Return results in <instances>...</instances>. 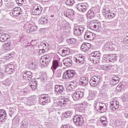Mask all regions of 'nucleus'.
Wrapping results in <instances>:
<instances>
[{
	"label": "nucleus",
	"instance_id": "nucleus-61",
	"mask_svg": "<svg viewBox=\"0 0 128 128\" xmlns=\"http://www.w3.org/2000/svg\"><path fill=\"white\" fill-rule=\"evenodd\" d=\"M79 104L84 108V106L88 104V102H84L82 103Z\"/></svg>",
	"mask_w": 128,
	"mask_h": 128
},
{
	"label": "nucleus",
	"instance_id": "nucleus-29",
	"mask_svg": "<svg viewBox=\"0 0 128 128\" xmlns=\"http://www.w3.org/2000/svg\"><path fill=\"white\" fill-rule=\"evenodd\" d=\"M6 117V112L4 110H0V122H2V120Z\"/></svg>",
	"mask_w": 128,
	"mask_h": 128
},
{
	"label": "nucleus",
	"instance_id": "nucleus-14",
	"mask_svg": "<svg viewBox=\"0 0 128 128\" xmlns=\"http://www.w3.org/2000/svg\"><path fill=\"white\" fill-rule=\"evenodd\" d=\"M84 27L82 26H79L74 28V34L75 36H80L84 32Z\"/></svg>",
	"mask_w": 128,
	"mask_h": 128
},
{
	"label": "nucleus",
	"instance_id": "nucleus-8",
	"mask_svg": "<svg viewBox=\"0 0 128 128\" xmlns=\"http://www.w3.org/2000/svg\"><path fill=\"white\" fill-rule=\"evenodd\" d=\"M12 42H8L2 45V54H4V52H8V50H12Z\"/></svg>",
	"mask_w": 128,
	"mask_h": 128
},
{
	"label": "nucleus",
	"instance_id": "nucleus-41",
	"mask_svg": "<svg viewBox=\"0 0 128 128\" xmlns=\"http://www.w3.org/2000/svg\"><path fill=\"white\" fill-rule=\"evenodd\" d=\"M53 72L54 74H56L57 78H60V76H62V70L60 69H59L57 70L55 72L53 70Z\"/></svg>",
	"mask_w": 128,
	"mask_h": 128
},
{
	"label": "nucleus",
	"instance_id": "nucleus-2",
	"mask_svg": "<svg viewBox=\"0 0 128 128\" xmlns=\"http://www.w3.org/2000/svg\"><path fill=\"white\" fill-rule=\"evenodd\" d=\"M94 106L99 112H104L106 110V104L104 103L96 101L94 102Z\"/></svg>",
	"mask_w": 128,
	"mask_h": 128
},
{
	"label": "nucleus",
	"instance_id": "nucleus-25",
	"mask_svg": "<svg viewBox=\"0 0 128 128\" xmlns=\"http://www.w3.org/2000/svg\"><path fill=\"white\" fill-rule=\"evenodd\" d=\"M81 50L82 52H86L90 48V43H85L83 44L80 47Z\"/></svg>",
	"mask_w": 128,
	"mask_h": 128
},
{
	"label": "nucleus",
	"instance_id": "nucleus-32",
	"mask_svg": "<svg viewBox=\"0 0 128 128\" xmlns=\"http://www.w3.org/2000/svg\"><path fill=\"white\" fill-rule=\"evenodd\" d=\"M38 30V27L36 25H32L30 27V29H27L26 32L28 34H30V32H36Z\"/></svg>",
	"mask_w": 128,
	"mask_h": 128
},
{
	"label": "nucleus",
	"instance_id": "nucleus-33",
	"mask_svg": "<svg viewBox=\"0 0 128 128\" xmlns=\"http://www.w3.org/2000/svg\"><path fill=\"white\" fill-rule=\"evenodd\" d=\"M58 66H60V63L58 60H54L52 62V70H56V68L58 67Z\"/></svg>",
	"mask_w": 128,
	"mask_h": 128
},
{
	"label": "nucleus",
	"instance_id": "nucleus-22",
	"mask_svg": "<svg viewBox=\"0 0 128 128\" xmlns=\"http://www.w3.org/2000/svg\"><path fill=\"white\" fill-rule=\"evenodd\" d=\"M88 84V78L81 77L79 79V84H80V86H86Z\"/></svg>",
	"mask_w": 128,
	"mask_h": 128
},
{
	"label": "nucleus",
	"instance_id": "nucleus-12",
	"mask_svg": "<svg viewBox=\"0 0 128 128\" xmlns=\"http://www.w3.org/2000/svg\"><path fill=\"white\" fill-rule=\"evenodd\" d=\"M72 96L74 100H80L84 96V92L80 91H76L72 94Z\"/></svg>",
	"mask_w": 128,
	"mask_h": 128
},
{
	"label": "nucleus",
	"instance_id": "nucleus-30",
	"mask_svg": "<svg viewBox=\"0 0 128 128\" xmlns=\"http://www.w3.org/2000/svg\"><path fill=\"white\" fill-rule=\"evenodd\" d=\"M63 62L64 66H68H68H72V61L70 58H65L63 60Z\"/></svg>",
	"mask_w": 128,
	"mask_h": 128
},
{
	"label": "nucleus",
	"instance_id": "nucleus-38",
	"mask_svg": "<svg viewBox=\"0 0 128 128\" xmlns=\"http://www.w3.org/2000/svg\"><path fill=\"white\" fill-rule=\"evenodd\" d=\"M102 62H110V54H104Z\"/></svg>",
	"mask_w": 128,
	"mask_h": 128
},
{
	"label": "nucleus",
	"instance_id": "nucleus-54",
	"mask_svg": "<svg viewBox=\"0 0 128 128\" xmlns=\"http://www.w3.org/2000/svg\"><path fill=\"white\" fill-rule=\"evenodd\" d=\"M66 4L67 6H72L74 4V0H67Z\"/></svg>",
	"mask_w": 128,
	"mask_h": 128
},
{
	"label": "nucleus",
	"instance_id": "nucleus-24",
	"mask_svg": "<svg viewBox=\"0 0 128 128\" xmlns=\"http://www.w3.org/2000/svg\"><path fill=\"white\" fill-rule=\"evenodd\" d=\"M32 97H30L29 98H22V100H24V104L27 106H32Z\"/></svg>",
	"mask_w": 128,
	"mask_h": 128
},
{
	"label": "nucleus",
	"instance_id": "nucleus-57",
	"mask_svg": "<svg viewBox=\"0 0 128 128\" xmlns=\"http://www.w3.org/2000/svg\"><path fill=\"white\" fill-rule=\"evenodd\" d=\"M122 88V84H120L116 87V90H117L118 92H120Z\"/></svg>",
	"mask_w": 128,
	"mask_h": 128
},
{
	"label": "nucleus",
	"instance_id": "nucleus-10",
	"mask_svg": "<svg viewBox=\"0 0 128 128\" xmlns=\"http://www.w3.org/2000/svg\"><path fill=\"white\" fill-rule=\"evenodd\" d=\"M74 74H76V72L74 70H68L64 72L63 75V78L64 80H68V78H72Z\"/></svg>",
	"mask_w": 128,
	"mask_h": 128
},
{
	"label": "nucleus",
	"instance_id": "nucleus-46",
	"mask_svg": "<svg viewBox=\"0 0 128 128\" xmlns=\"http://www.w3.org/2000/svg\"><path fill=\"white\" fill-rule=\"evenodd\" d=\"M91 80H93L98 84V82H100V76H94L93 77H92Z\"/></svg>",
	"mask_w": 128,
	"mask_h": 128
},
{
	"label": "nucleus",
	"instance_id": "nucleus-6",
	"mask_svg": "<svg viewBox=\"0 0 128 128\" xmlns=\"http://www.w3.org/2000/svg\"><path fill=\"white\" fill-rule=\"evenodd\" d=\"M50 62V54L44 55L41 57L40 60V62L41 64L44 66H46Z\"/></svg>",
	"mask_w": 128,
	"mask_h": 128
},
{
	"label": "nucleus",
	"instance_id": "nucleus-16",
	"mask_svg": "<svg viewBox=\"0 0 128 128\" xmlns=\"http://www.w3.org/2000/svg\"><path fill=\"white\" fill-rule=\"evenodd\" d=\"M100 53L98 51H96L90 54V60H92L93 62H94L96 60H100Z\"/></svg>",
	"mask_w": 128,
	"mask_h": 128
},
{
	"label": "nucleus",
	"instance_id": "nucleus-55",
	"mask_svg": "<svg viewBox=\"0 0 128 128\" xmlns=\"http://www.w3.org/2000/svg\"><path fill=\"white\" fill-rule=\"evenodd\" d=\"M4 70L2 68H0V78H2L4 76Z\"/></svg>",
	"mask_w": 128,
	"mask_h": 128
},
{
	"label": "nucleus",
	"instance_id": "nucleus-40",
	"mask_svg": "<svg viewBox=\"0 0 128 128\" xmlns=\"http://www.w3.org/2000/svg\"><path fill=\"white\" fill-rule=\"evenodd\" d=\"M100 122L103 124V126H106L108 124V121L106 120V117L103 116L101 117L100 119Z\"/></svg>",
	"mask_w": 128,
	"mask_h": 128
},
{
	"label": "nucleus",
	"instance_id": "nucleus-17",
	"mask_svg": "<svg viewBox=\"0 0 128 128\" xmlns=\"http://www.w3.org/2000/svg\"><path fill=\"white\" fill-rule=\"evenodd\" d=\"M94 34L90 31L86 32L84 36L85 40H92L94 38Z\"/></svg>",
	"mask_w": 128,
	"mask_h": 128
},
{
	"label": "nucleus",
	"instance_id": "nucleus-35",
	"mask_svg": "<svg viewBox=\"0 0 128 128\" xmlns=\"http://www.w3.org/2000/svg\"><path fill=\"white\" fill-rule=\"evenodd\" d=\"M86 16L88 18H92L94 16V12L92 10H90L88 11Z\"/></svg>",
	"mask_w": 128,
	"mask_h": 128
},
{
	"label": "nucleus",
	"instance_id": "nucleus-4",
	"mask_svg": "<svg viewBox=\"0 0 128 128\" xmlns=\"http://www.w3.org/2000/svg\"><path fill=\"white\" fill-rule=\"evenodd\" d=\"M42 11V6L38 4H36L33 7L32 14H33V16H40Z\"/></svg>",
	"mask_w": 128,
	"mask_h": 128
},
{
	"label": "nucleus",
	"instance_id": "nucleus-36",
	"mask_svg": "<svg viewBox=\"0 0 128 128\" xmlns=\"http://www.w3.org/2000/svg\"><path fill=\"white\" fill-rule=\"evenodd\" d=\"M114 16H116V14L110 12L108 14L106 15L105 18H108V20H112V18H114Z\"/></svg>",
	"mask_w": 128,
	"mask_h": 128
},
{
	"label": "nucleus",
	"instance_id": "nucleus-15",
	"mask_svg": "<svg viewBox=\"0 0 128 128\" xmlns=\"http://www.w3.org/2000/svg\"><path fill=\"white\" fill-rule=\"evenodd\" d=\"M14 70V65L12 64H8L5 66V72L8 74H10Z\"/></svg>",
	"mask_w": 128,
	"mask_h": 128
},
{
	"label": "nucleus",
	"instance_id": "nucleus-50",
	"mask_svg": "<svg viewBox=\"0 0 128 128\" xmlns=\"http://www.w3.org/2000/svg\"><path fill=\"white\" fill-rule=\"evenodd\" d=\"M72 115V111L68 110L64 114V116L65 118H68L70 116Z\"/></svg>",
	"mask_w": 128,
	"mask_h": 128
},
{
	"label": "nucleus",
	"instance_id": "nucleus-37",
	"mask_svg": "<svg viewBox=\"0 0 128 128\" xmlns=\"http://www.w3.org/2000/svg\"><path fill=\"white\" fill-rule=\"evenodd\" d=\"M38 48H40V50H42V48H48V44H44L43 42H41L39 44Z\"/></svg>",
	"mask_w": 128,
	"mask_h": 128
},
{
	"label": "nucleus",
	"instance_id": "nucleus-5",
	"mask_svg": "<svg viewBox=\"0 0 128 128\" xmlns=\"http://www.w3.org/2000/svg\"><path fill=\"white\" fill-rule=\"evenodd\" d=\"M50 102V98L48 96V95L46 94H43L40 97V104L42 106Z\"/></svg>",
	"mask_w": 128,
	"mask_h": 128
},
{
	"label": "nucleus",
	"instance_id": "nucleus-7",
	"mask_svg": "<svg viewBox=\"0 0 128 128\" xmlns=\"http://www.w3.org/2000/svg\"><path fill=\"white\" fill-rule=\"evenodd\" d=\"M74 122L78 126H82L84 124V118L80 115H76L74 118Z\"/></svg>",
	"mask_w": 128,
	"mask_h": 128
},
{
	"label": "nucleus",
	"instance_id": "nucleus-59",
	"mask_svg": "<svg viewBox=\"0 0 128 128\" xmlns=\"http://www.w3.org/2000/svg\"><path fill=\"white\" fill-rule=\"evenodd\" d=\"M38 44V40H32L31 42V44L32 46V48H34L36 46V44Z\"/></svg>",
	"mask_w": 128,
	"mask_h": 128
},
{
	"label": "nucleus",
	"instance_id": "nucleus-9",
	"mask_svg": "<svg viewBox=\"0 0 128 128\" xmlns=\"http://www.w3.org/2000/svg\"><path fill=\"white\" fill-rule=\"evenodd\" d=\"M64 16L70 20H72L74 18V11L72 9H66L64 11Z\"/></svg>",
	"mask_w": 128,
	"mask_h": 128
},
{
	"label": "nucleus",
	"instance_id": "nucleus-49",
	"mask_svg": "<svg viewBox=\"0 0 128 128\" xmlns=\"http://www.w3.org/2000/svg\"><path fill=\"white\" fill-rule=\"evenodd\" d=\"M74 88V86L72 84H68V87L66 88V90L68 92H72Z\"/></svg>",
	"mask_w": 128,
	"mask_h": 128
},
{
	"label": "nucleus",
	"instance_id": "nucleus-48",
	"mask_svg": "<svg viewBox=\"0 0 128 128\" xmlns=\"http://www.w3.org/2000/svg\"><path fill=\"white\" fill-rule=\"evenodd\" d=\"M12 84V81L10 79H6L3 82V84L6 86H9Z\"/></svg>",
	"mask_w": 128,
	"mask_h": 128
},
{
	"label": "nucleus",
	"instance_id": "nucleus-21",
	"mask_svg": "<svg viewBox=\"0 0 128 128\" xmlns=\"http://www.w3.org/2000/svg\"><path fill=\"white\" fill-rule=\"evenodd\" d=\"M22 14V8L20 7H16L12 10V14L14 16H18Z\"/></svg>",
	"mask_w": 128,
	"mask_h": 128
},
{
	"label": "nucleus",
	"instance_id": "nucleus-26",
	"mask_svg": "<svg viewBox=\"0 0 128 128\" xmlns=\"http://www.w3.org/2000/svg\"><path fill=\"white\" fill-rule=\"evenodd\" d=\"M38 84V82L36 80H32V82H30L29 84L32 90H35L36 89Z\"/></svg>",
	"mask_w": 128,
	"mask_h": 128
},
{
	"label": "nucleus",
	"instance_id": "nucleus-51",
	"mask_svg": "<svg viewBox=\"0 0 128 128\" xmlns=\"http://www.w3.org/2000/svg\"><path fill=\"white\" fill-rule=\"evenodd\" d=\"M16 53L12 52L10 53L9 56H6L4 57V60H10V58H14Z\"/></svg>",
	"mask_w": 128,
	"mask_h": 128
},
{
	"label": "nucleus",
	"instance_id": "nucleus-53",
	"mask_svg": "<svg viewBox=\"0 0 128 128\" xmlns=\"http://www.w3.org/2000/svg\"><path fill=\"white\" fill-rule=\"evenodd\" d=\"M90 84L91 86H98V82H96V81H94L93 80L91 79L90 81Z\"/></svg>",
	"mask_w": 128,
	"mask_h": 128
},
{
	"label": "nucleus",
	"instance_id": "nucleus-42",
	"mask_svg": "<svg viewBox=\"0 0 128 128\" xmlns=\"http://www.w3.org/2000/svg\"><path fill=\"white\" fill-rule=\"evenodd\" d=\"M40 22L41 24H44L48 23V18L44 16H42L40 20Z\"/></svg>",
	"mask_w": 128,
	"mask_h": 128
},
{
	"label": "nucleus",
	"instance_id": "nucleus-47",
	"mask_svg": "<svg viewBox=\"0 0 128 128\" xmlns=\"http://www.w3.org/2000/svg\"><path fill=\"white\" fill-rule=\"evenodd\" d=\"M110 12V8H103L102 12L103 14L104 15V16H106V14H108Z\"/></svg>",
	"mask_w": 128,
	"mask_h": 128
},
{
	"label": "nucleus",
	"instance_id": "nucleus-34",
	"mask_svg": "<svg viewBox=\"0 0 128 128\" xmlns=\"http://www.w3.org/2000/svg\"><path fill=\"white\" fill-rule=\"evenodd\" d=\"M10 38V36L4 34V35H2L0 37V40L2 42H6V40H8V39Z\"/></svg>",
	"mask_w": 128,
	"mask_h": 128
},
{
	"label": "nucleus",
	"instance_id": "nucleus-3",
	"mask_svg": "<svg viewBox=\"0 0 128 128\" xmlns=\"http://www.w3.org/2000/svg\"><path fill=\"white\" fill-rule=\"evenodd\" d=\"M89 28L92 30H95V32H98L102 28V25L100 23L98 22L96 20H92L90 22L89 24Z\"/></svg>",
	"mask_w": 128,
	"mask_h": 128
},
{
	"label": "nucleus",
	"instance_id": "nucleus-56",
	"mask_svg": "<svg viewBox=\"0 0 128 128\" xmlns=\"http://www.w3.org/2000/svg\"><path fill=\"white\" fill-rule=\"evenodd\" d=\"M104 48L106 50H108L110 48V42H106L104 46Z\"/></svg>",
	"mask_w": 128,
	"mask_h": 128
},
{
	"label": "nucleus",
	"instance_id": "nucleus-1",
	"mask_svg": "<svg viewBox=\"0 0 128 128\" xmlns=\"http://www.w3.org/2000/svg\"><path fill=\"white\" fill-rule=\"evenodd\" d=\"M58 99L61 100L54 102V104H58V106H68L70 102L68 98H65L64 96L58 97Z\"/></svg>",
	"mask_w": 128,
	"mask_h": 128
},
{
	"label": "nucleus",
	"instance_id": "nucleus-43",
	"mask_svg": "<svg viewBox=\"0 0 128 128\" xmlns=\"http://www.w3.org/2000/svg\"><path fill=\"white\" fill-rule=\"evenodd\" d=\"M84 108L80 104H76V110H78V112H84Z\"/></svg>",
	"mask_w": 128,
	"mask_h": 128
},
{
	"label": "nucleus",
	"instance_id": "nucleus-45",
	"mask_svg": "<svg viewBox=\"0 0 128 128\" xmlns=\"http://www.w3.org/2000/svg\"><path fill=\"white\" fill-rule=\"evenodd\" d=\"M28 124L27 122L22 120L20 123V128H28Z\"/></svg>",
	"mask_w": 128,
	"mask_h": 128
},
{
	"label": "nucleus",
	"instance_id": "nucleus-60",
	"mask_svg": "<svg viewBox=\"0 0 128 128\" xmlns=\"http://www.w3.org/2000/svg\"><path fill=\"white\" fill-rule=\"evenodd\" d=\"M16 2L19 4H24V0H16Z\"/></svg>",
	"mask_w": 128,
	"mask_h": 128
},
{
	"label": "nucleus",
	"instance_id": "nucleus-28",
	"mask_svg": "<svg viewBox=\"0 0 128 128\" xmlns=\"http://www.w3.org/2000/svg\"><path fill=\"white\" fill-rule=\"evenodd\" d=\"M96 96V91H91L89 92V94L88 96V100H92Z\"/></svg>",
	"mask_w": 128,
	"mask_h": 128
},
{
	"label": "nucleus",
	"instance_id": "nucleus-19",
	"mask_svg": "<svg viewBox=\"0 0 128 128\" xmlns=\"http://www.w3.org/2000/svg\"><path fill=\"white\" fill-rule=\"evenodd\" d=\"M77 10L81 12H84L88 10V8L84 4H78L76 6Z\"/></svg>",
	"mask_w": 128,
	"mask_h": 128
},
{
	"label": "nucleus",
	"instance_id": "nucleus-52",
	"mask_svg": "<svg viewBox=\"0 0 128 128\" xmlns=\"http://www.w3.org/2000/svg\"><path fill=\"white\" fill-rule=\"evenodd\" d=\"M14 112H16V110L12 108H9V115L10 116L12 117V116L14 114Z\"/></svg>",
	"mask_w": 128,
	"mask_h": 128
},
{
	"label": "nucleus",
	"instance_id": "nucleus-39",
	"mask_svg": "<svg viewBox=\"0 0 128 128\" xmlns=\"http://www.w3.org/2000/svg\"><path fill=\"white\" fill-rule=\"evenodd\" d=\"M66 42L68 44H74L76 43V40L74 38H70V39H68Z\"/></svg>",
	"mask_w": 128,
	"mask_h": 128
},
{
	"label": "nucleus",
	"instance_id": "nucleus-18",
	"mask_svg": "<svg viewBox=\"0 0 128 128\" xmlns=\"http://www.w3.org/2000/svg\"><path fill=\"white\" fill-rule=\"evenodd\" d=\"M32 78V73L30 72L25 71L23 72V78L26 80H30Z\"/></svg>",
	"mask_w": 128,
	"mask_h": 128
},
{
	"label": "nucleus",
	"instance_id": "nucleus-27",
	"mask_svg": "<svg viewBox=\"0 0 128 128\" xmlns=\"http://www.w3.org/2000/svg\"><path fill=\"white\" fill-rule=\"evenodd\" d=\"M110 82L112 86H116V84H118V82H120V78L116 76H113Z\"/></svg>",
	"mask_w": 128,
	"mask_h": 128
},
{
	"label": "nucleus",
	"instance_id": "nucleus-44",
	"mask_svg": "<svg viewBox=\"0 0 128 128\" xmlns=\"http://www.w3.org/2000/svg\"><path fill=\"white\" fill-rule=\"evenodd\" d=\"M101 68L104 70H108L112 68V65H102Z\"/></svg>",
	"mask_w": 128,
	"mask_h": 128
},
{
	"label": "nucleus",
	"instance_id": "nucleus-62",
	"mask_svg": "<svg viewBox=\"0 0 128 128\" xmlns=\"http://www.w3.org/2000/svg\"><path fill=\"white\" fill-rule=\"evenodd\" d=\"M8 8H14V4L12 3H10L7 5Z\"/></svg>",
	"mask_w": 128,
	"mask_h": 128
},
{
	"label": "nucleus",
	"instance_id": "nucleus-13",
	"mask_svg": "<svg viewBox=\"0 0 128 128\" xmlns=\"http://www.w3.org/2000/svg\"><path fill=\"white\" fill-rule=\"evenodd\" d=\"M70 50L68 48L64 47L60 48L58 50V53L62 56H66L68 54H70Z\"/></svg>",
	"mask_w": 128,
	"mask_h": 128
},
{
	"label": "nucleus",
	"instance_id": "nucleus-58",
	"mask_svg": "<svg viewBox=\"0 0 128 128\" xmlns=\"http://www.w3.org/2000/svg\"><path fill=\"white\" fill-rule=\"evenodd\" d=\"M128 100V96L127 94H124V96L122 98V102H127Z\"/></svg>",
	"mask_w": 128,
	"mask_h": 128
},
{
	"label": "nucleus",
	"instance_id": "nucleus-63",
	"mask_svg": "<svg viewBox=\"0 0 128 128\" xmlns=\"http://www.w3.org/2000/svg\"><path fill=\"white\" fill-rule=\"evenodd\" d=\"M44 49L42 48V49H40V51H39V54H44Z\"/></svg>",
	"mask_w": 128,
	"mask_h": 128
},
{
	"label": "nucleus",
	"instance_id": "nucleus-20",
	"mask_svg": "<svg viewBox=\"0 0 128 128\" xmlns=\"http://www.w3.org/2000/svg\"><path fill=\"white\" fill-rule=\"evenodd\" d=\"M55 91L58 94H62V96L65 94L64 88L62 86L56 85L55 86Z\"/></svg>",
	"mask_w": 128,
	"mask_h": 128
},
{
	"label": "nucleus",
	"instance_id": "nucleus-64",
	"mask_svg": "<svg viewBox=\"0 0 128 128\" xmlns=\"http://www.w3.org/2000/svg\"><path fill=\"white\" fill-rule=\"evenodd\" d=\"M120 124H122V123L120 122V120H117L116 121V126H120Z\"/></svg>",
	"mask_w": 128,
	"mask_h": 128
},
{
	"label": "nucleus",
	"instance_id": "nucleus-23",
	"mask_svg": "<svg viewBox=\"0 0 128 128\" xmlns=\"http://www.w3.org/2000/svg\"><path fill=\"white\" fill-rule=\"evenodd\" d=\"M74 60L77 64H82L84 62V58L82 54L78 55Z\"/></svg>",
	"mask_w": 128,
	"mask_h": 128
},
{
	"label": "nucleus",
	"instance_id": "nucleus-11",
	"mask_svg": "<svg viewBox=\"0 0 128 128\" xmlns=\"http://www.w3.org/2000/svg\"><path fill=\"white\" fill-rule=\"evenodd\" d=\"M110 104V109L113 112H116L120 106V102L114 99L112 100Z\"/></svg>",
	"mask_w": 128,
	"mask_h": 128
},
{
	"label": "nucleus",
	"instance_id": "nucleus-31",
	"mask_svg": "<svg viewBox=\"0 0 128 128\" xmlns=\"http://www.w3.org/2000/svg\"><path fill=\"white\" fill-rule=\"evenodd\" d=\"M118 60V56L116 54H111L109 55V62H116Z\"/></svg>",
	"mask_w": 128,
	"mask_h": 128
}]
</instances>
